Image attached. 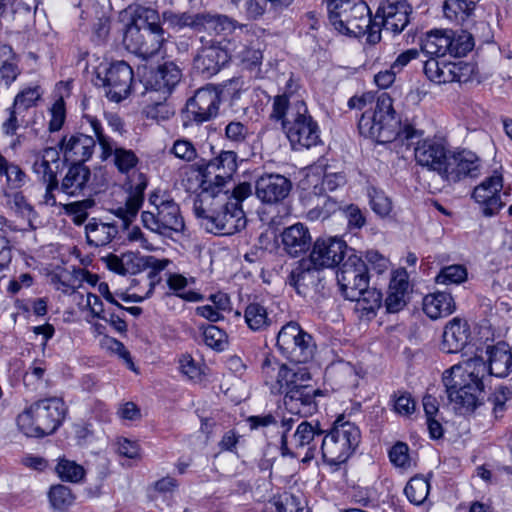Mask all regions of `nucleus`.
<instances>
[{
  "label": "nucleus",
  "instance_id": "1",
  "mask_svg": "<svg viewBox=\"0 0 512 512\" xmlns=\"http://www.w3.org/2000/svg\"><path fill=\"white\" fill-rule=\"evenodd\" d=\"M261 368L270 392L284 395L283 404L289 413L307 417L317 411L316 397L322 396V391L308 384L311 374L306 367H289L266 357Z\"/></svg>",
  "mask_w": 512,
  "mask_h": 512
},
{
  "label": "nucleus",
  "instance_id": "2",
  "mask_svg": "<svg viewBox=\"0 0 512 512\" xmlns=\"http://www.w3.org/2000/svg\"><path fill=\"white\" fill-rule=\"evenodd\" d=\"M485 372L486 363L476 357L466 362L465 369L454 365L443 373L442 382L447 398L458 414H470L482 405Z\"/></svg>",
  "mask_w": 512,
  "mask_h": 512
},
{
  "label": "nucleus",
  "instance_id": "3",
  "mask_svg": "<svg viewBox=\"0 0 512 512\" xmlns=\"http://www.w3.org/2000/svg\"><path fill=\"white\" fill-rule=\"evenodd\" d=\"M122 43L124 47L136 54H140L150 64L143 66L142 83L145 91L141 95L142 113L147 119L158 122L160 115V93L158 73L160 72V64L153 63L152 58L160 50V40L157 44L153 42L151 46L144 40V36L140 32V27L134 19H131L124 25Z\"/></svg>",
  "mask_w": 512,
  "mask_h": 512
},
{
  "label": "nucleus",
  "instance_id": "4",
  "mask_svg": "<svg viewBox=\"0 0 512 512\" xmlns=\"http://www.w3.org/2000/svg\"><path fill=\"white\" fill-rule=\"evenodd\" d=\"M358 129L362 136L369 138L376 143H390L403 136L405 139H412L417 131L411 126L400 128V121L396 118L393 108V100L386 92H382L376 100L372 111H365L359 122Z\"/></svg>",
  "mask_w": 512,
  "mask_h": 512
},
{
  "label": "nucleus",
  "instance_id": "5",
  "mask_svg": "<svg viewBox=\"0 0 512 512\" xmlns=\"http://www.w3.org/2000/svg\"><path fill=\"white\" fill-rule=\"evenodd\" d=\"M66 413L62 399L57 397L39 400L17 418L19 429L28 437H44L54 433Z\"/></svg>",
  "mask_w": 512,
  "mask_h": 512
},
{
  "label": "nucleus",
  "instance_id": "6",
  "mask_svg": "<svg viewBox=\"0 0 512 512\" xmlns=\"http://www.w3.org/2000/svg\"><path fill=\"white\" fill-rule=\"evenodd\" d=\"M361 440L359 428L344 417L333 423L330 431L321 439L323 459L330 465L345 463L355 452Z\"/></svg>",
  "mask_w": 512,
  "mask_h": 512
},
{
  "label": "nucleus",
  "instance_id": "7",
  "mask_svg": "<svg viewBox=\"0 0 512 512\" xmlns=\"http://www.w3.org/2000/svg\"><path fill=\"white\" fill-rule=\"evenodd\" d=\"M331 25L342 34L365 33L373 20L369 6L362 0H325Z\"/></svg>",
  "mask_w": 512,
  "mask_h": 512
},
{
  "label": "nucleus",
  "instance_id": "8",
  "mask_svg": "<svg viewBox=\"0 0 512 512\" xmlns=\"http://www.w3.org/2000/svg\"><path fill=\"white\" fill-rule=\"evenodd\" d=\"M252 195V185L242 182L232 187L227 205H225L210 224H205L210 232L222 235H232L246 226V217L242 209V202Z\"/></svg>",
  "mask_w": 512,
  "mask_h": 512
},
{
  "label": "nucleus",
  "instance_id": "9",
  "mask_svg": "<svg viewBox=\"0 0 512 512\" xmlns=\"http://www.w3.org/2000/svg\"><path fill=\"white\" fill-rule=\"evenodd\" d=\"M283 129L293 150L309 149L321 142L319 126L302 100L296 101L288 120H283Z\"/></svg>",
  "mask_w": 512,
  "mask_h": 512
},
{
  "label": "nucleus",
  "instance_id": "10",
  "mask_svg": "<svg viewBox=\"0 0 512 512\" xmlns=\"http://www.w3.org/2000/svg\"><path fill=\"white\" fill-rule=\"evenodd\" d=\"M276 346L284 357L296 364L309 362L316 351L312 335L294 321L282 326L277 334Z\"/></svg>",
  "mask_w": 512,
  "mask_h": 512
},
{
  "label": "nucleus",
  "instance_id": "11",
  "mask_svg": "<svg viewBox=\"0 0 512 512\" xmlns=\"http://www.w3.org/2000/svg\"><path fill=\"white\" fill-rule=\"evenodd\" d=\"M188 176L185 183L186 190L191 191L194 186L190 183ZM185 182V179H183ZM199 187L200 192L193 198V213L196 218L210 224L213 218L225 205H227L232 188H224L213 184L211 180H196L195 188Z\"/></svg>",
  "mask_w": 512,
  "mask_h": 512
},
{
  "label": "nucleus",
  "instance_id": "12",
  "mask_svg": "<svg viewBox=\"0 0 512 512\" xmlns=\"http://www.w3.org/2000/svg\"><path fill=\"white\" fill-rule=\"evenodd\" d=\"M133 82V70L125 61H117L109 66H100L96 71L95 84L103 87L106 97L119 103L126 99Z\"/></svg>",
  "mask_w": 512,
  "mask_h": 512
},
{
  "label": "nucleus",
  "instance_id": "13",
  "mask_svg": "<svg viewBox=\"0 0 512 512\" xmlns=\"http://www.w3.org/2000/svg\"><path fill=\"white\" fill-rule=\"evenodd\" d=\"M191 177L195 180H211L213 184L230 188L233 174L237 170V154L234 151H221L220 154L206 162L196 163L189 168Z\"/></svg>",
  "mask_w": 512,
  "mask_h": 512
},
{
  "label": "nucleus",
  "instance_id": "14",
  "mask_svg": "<svg viewBox=\"0 0 512 512\" xmlns=\"http://www.w3.org/2000/svg\"><path fill=\"white\" fill-rule=\"evenodd\" d=\"M336 276L340 292L347 300L358 299L369 285L368 266L354 251L340 264Z\"/></svg>",
  "mask_w": 512,
  "mask_h": 512
},
{
  "label": "nucleus",
  "instance_id": "15",
  "mask_svg": "<svg viewBox=\"0 0 512 512\" xmlns=\"http://www.w3.org/2000/svg\"><path fill=\"white\" fill-rule=\"evenodd\" d=\"M220 93L218 87L208 84L197 89L185 105L186 121L197 125L215 118L219 112Z\"/></svg>",
  "mask_w": 512,
  "mask_h": 512
},
{
  "label": "nucleus",
  "instance_id": "16",
  "mask_svg": "<svg viewBox=\"0 0 512 512\" xmlns=\"http://www.w3.org/2000/svg\"><path fill=\"white\" fill-rule=\"evenodd\" d=\"M346 242L337 237L317 238L306 259L316 269L333 268L340 265L347 255L352 253Z\"/></svg>",
  "mask_w": 512,
  "mask_h": 512
},
{
  "label": "nucleus",
  "instance_id": "17",
  "mask_svg": "<svg viewBox=\"0 0 512 512\" xmlns=\"http://www.w3.org/2000/svg\"><path fill=\"white\" fill-rule=\"evenodd\" d=\"M502 189L503 177L497 171L474 188L472 197L481 206L484 216L492 217L504 207L505 202L501 198Z\"/></svg>",
  "mask_w": 512,
  "mask_h": 512
},
{
  "label": "nucleus",
  "instance_id": "18",
  "mask_svg": "<svg viewBox=\"0 0 512 512\" xmlns=\"http://www.w3.org/2000/svg\"><path fill=\"white\" fill-rule=\"evenodd\" d=\"M411 13L407 0H378L375 16L381 20L385 31L399 34L409 24Z\"/></svg>",
  "mask_w": 512,
  "mask_h": 512
},
{
  "label": "nucleus",
  "instance_id": "19",
  "mask_svg": "<svg viewBox=\"0 0 512 512\" xmlns=\"http://www.w3.org/2000/svg\"><path fill=\"white\" fill-rule=\"evenodd\" d=\"M449 150L443 142L436 139H425L417 143L415 160L417 164L436 172L442 179L447 172Z\"/></svg>",
  "mask_w": 512,
  "mask_h": 512
},
{
  "label": "nucleus",
  "instance_id": "20",
  "mask_svg": "<svg viewBox=\"0 0 512 512\" xmlns=\"http://www.w3.org/2000/svg\"><path fill=\"white\" fill-rule=\"evenodd\" d=\"M89 122L105 157L113 155V161L118 171L123 174H129L139 161L136 154L132 150L116 146L110 138L103 133L102 125L99 120L90 117Z\"/></svg>",
  "mask_w": 512,
  "mask_h": 512
},
{
  "label": "nucleus",
  "instance_id": "21",
  "mask_svg": "<svg viewBox=\"0 0 512 512\" xmlns=\"http://www.w3.org/2000/svg\"><path fill=\"white\" fill-rule=\"evenodd\" d=\"M446 164L447 172L444 173L443 180L449 183H457L466 177L476 178L481 172L480 158L469 150L451 151Z\"/></svg>",
  "mask_w": 512,
  "mask_h": 512
},
{
  "label": "nucleus",
  "instance_id": "22",
  "mask_svg": "<svg viewBox=\"0 0 512 512\" xmlns=\"http://www.w3.org/2000/svg\"><path fill=\"white\" fill-rule=\"evenodd\" d=\"M291 189V181L280 174H265L255 181V195L264 204L282 202Z\"/></svg>",
  "mask_w": 512,
  "mask_h": 512
},
{
  "label": "nucleus",
  "instance_id": "23",
  "mask_svg": "<svg viewBox=\"0 0 512 512\" xmlns=\"http://www.w3.org/2000/svg\"><path fill=\"white\" fill-rule=\"evenodd\" d=\"M125 185L127 186L129 195L125 205L118 207L115 214L123 219L124 223L127 225L136 217L142 206L144 190L147 187V178L143 173L138 172L133 174L132 177H129Z\"/></svg>",
  "mask_w": 512,
  "mask_h": 512
},
{
  "label": "nucleus",
  "instance_id": "24",
  "mask_svg": "<svg viewBox=\"0 0 512 512\" xmlns=\"http://www.w3.org/2000/svg\"><path fill=\"white\" fill-rule=\"evenodd\" d=\"M319 271L306 258H302L291 270L286 283L299 295L306 296L311 291L317 290L321 282Z\"/></svg>",
  "mask_w": 512,
  "mask_h": 512
},
{
  "label": "nucleus",
  "instance_id": "25",
  "mask_svg": "<svg viewBox=\"0 0 512 512\" xmlns=\"http://www.w3.org/2000/svg\"><path fill=\"white\" fill-rule=\"evenodd\" d=\"M280 237L283 251L293 258L306 253L312 244L310 231L303 223L285 228Z\"/></svg>",
  "mask_w": 512,
  "mask_h": 512
},
{
  "label": "nucleus",
  "instance_id": "26",
  "mask_svg": "<svg viewBox=\"0 0 512 512\" xmlns=\"http://www.w3.org/2000/svg\"><path fill=\"white\" fill-rule=\"evenodd\" d=\"M90 169L82 163L72 164L60 183V191L69 197H80L90 193Z\"/></svg>",
  "mask_w": 512,
  "mask_h": 512
},
{
  "label": "nucleus",
  "instance_id": "27",
  "mask_svg": "<svg viewBox=\"0 0 512 512\" xmlns=\"http://www.w3.org/2000/svg\"><path fill=\"white\" fill-rule=\"evenodd\" d=\"M409 276L405 269H398L393 272L384 301L387 313L401 311L408 302Z\"/></svg>",
  "mask_w": 512,
  "mask_h": 512
},
{
  "label": "nucleus",
  "instance_id": "28",
  "mask_svg": "<svg viewBox=\"0 0 512 512\" xmlns=\"http://www.w3.org/2000/svg\"><path fill=\"white\" fill-rule=\"evenodd\" d=\"M165 282L168 291L162 296V300L165 301L166 305H169L174 298H180L185 302H200L204 299V296L197 291H186L190 284L195 283V278L193 277L186 278L180 273L167 271L165 273Z\"/></svg>",
  "mask_w": 512,
  "mask_h": 512
},
{
  "label": "nucleus",
  "instance_id": "29",
  "mask_svg": "<svg viewBox=\"0 0 512 512\" xmlns=\"http://www.w3.org/2000/svg\"><path fill=\"white\" fill-rule=\"evenodd\" d=\"M184 219L180 208L172 199L162 198V240L181 242L184 239Z\"/></svg>",
  "mask_w": 512,
  "mask_h": 512
},
{
  "label": "nucleus",
  "instance_id": "30",
  "mask_svg": "<svg viewBox=\"0 0 512 512\" xmlns=\"http://www.w3.org/2000/svg\"><path fill=\"white\" fill-rule=\"evenodd\" d=\"M60 145L65 161L84 164L93 154L95 140L91 136L77 134L69 138L64 137Z\"/></svg>",
  "mask_w": 512,
  "mask_h": 512
},
{
  "label": "nucleus",
  "instance_id": "31",
  "mask_svg": "<svg viewBox=\"0 0 512 512\" xmlns=\"http://www.w3.org/2000/svg\"><path fill=\"white\" fill-rule=\"evenodd\" d=\"M227 52L220 46L204 47L194 59V68L203 75L210 77L217 74L228 62Z\"/></svg>",
  "mask_w": 512,
  "mask_h": 512
},
{
  "label": "nucleus",
  "instance_id": "32",
  "mask_svg": "<svg viewBox=\"0 0 512 512\" xmlns=\"http://www.w3.org/2000/svg\"><path fill=\"white\" fill-rule=\"evenodd\" d=\"M469 336L470 329L467 322L455 317L445 326L442 348L447 353H457L466 346Z\"/></svg>",
  "mask_w": 512,
  "mask_h": 512
},
{
  "label": "nucleus",
  "instance_id": "33",
  "mask_svg": "<svg viewBox=\"0 0 512 512\" xmlns=\"http://www.w3.org/2000/svg\"><path fill=\"white\" fill-rule=\"evenodd\" d=\"M474 0H445L443 4L444 16L465 29H471L475 24Z\"/></svg>",
  "mask_w": 512,
  "mask_h": 512
},
{
  "label": "nucleus",
  "instance_id": "34",
  "mask_svg": "<svg viewBox=\"0 0 512 512\" xmlns=\"http://www.w3.org/2000/svg\"><path fill=\"white\" fill-rule=\"evenodd\" d=\"M456 309L455 301L450 293L435 292L423 299V311L431 319L446 317Z\"/></svg>",
  "mask_w": 512,
  "mask_h": 512
},
{
  "label": "nucleus",
  "instance_id": "35",
  "mask_svg": "<svg viewBox=\"0 0 512 512\" xmlns=\"http://www.w3.org/2000/svg\"><path fill=\"white\" fill-rule=\"evenodd\" d=\"M323 431L318 425L313 426L308 421H302L293 433L289 447L296 455L295 450L307 448L308 452H314L317 448L316 438H320Z\"/></svg>",
  "mask_w": 512,
  "mask_h": 512
},
{
  "label": "nucleus",
  "instance_id": "36",
  "mask_svg": "<svg viewBox=\"0 0 512 512\" xmlns=\"http://www.w3.org/2000/svg\"><path fill=\"white\" fill-rule=\"evenodd\" d=\"M87 243L101 247L109 244L118 234V228L111 223H103L92 218L85 227Z\"/></svg>",
  "mask_w": 512,
  "mask_h": 512
},
{
  "label": "nucleus",
  "instance_id": "37",
  "mask_svg": "<svg viewBox=\"0 0 512 512\" xmlns=\"http://www.w3.org/2000/svg\"><path fill=\"white\" fill-rule=\"evenodd\" d=\"M0 57H3L0 66V88L8 89L20 75L16 54L10 46L3 45L0 48Z\"/></svg>",
  "mask_w": 512,
  "mask_h": 512
},
{
  "label": "nucleus",
  "instance_id": "38",
  "mask_svg": "<svg viewBox=\"0 0 512 512\" xmlns=\"http://www.w3.org/2000/svg\"><path fill=\"white\" fill-rule=\"evenodd\" d=\"M423 70L427 78L437 84L454 82L452 62L441 58H430L424 62Z\"/></svg>",
  "mask_w": 512,
  "mask_h": 512
},
{
  "label": "nucleus",
  "instance_id": "39",
  "mask_svg": "<svg viewBox=\"0 0 512 512\" xmlns=\"http://www.w3.org/2000/svg\"><path fill=\"white\" fill-rule=\"evenodd\" d=\"M196 19L200 21L199 26H203L205 29H212L217 34L228 35L235 31L237 27L241 30L245 27V25H238L234 19L220 14H197Z\"/></svg>",
  "mask_w": 512,
  "mask_h": 512
},
{
  "label": "nucleus",
  "instance_id": "40",
  "mask_svg": "<svg viewBox=\"0 0 512 512\" xmlns=\"http://www.w3.org/2000/svg\"><path fill=\"white\" fill-rule=\"evenodd\" d=\"M489 365L486 366L490 375L503 378L508 376L511 370L512 356L509 350H504L499 347H493L489 351Z\"/></svg>",
  "mask_w": 512,
  "mask_h": 512
},
{
  "label": "nucleus",
  "instance_id": "41",
  "mask_svg": "<svg viewBox=\"0 0 512 512\" xmlns=\"http://www.w3.org/2000/svg\"><path fill=\"white\" fill-rule=\"evenodd\" d=\"M451 30L435 31L428 34L422 50L432 55V58H441L450 52Z\"/></svg>",
  "mask_w": 512,
  "mask_h": 512
},
{
  "label": "nucleus",
  "instance_id": "42",
  "mask_svg": "<svg viewBox=\"0 0 512 512\" xmlns=\"http://www.w3.org/2000/svg\"><path fill=\"white\" fill-rule=\"evenodd\" d=\"M245 322L253 331H261L271 324L267 309L258 302L250 303L244 313Z\"/></svg>",
  "mask_w": 512,
  "mask_h": 512
},
{
  "label": "nucleus",
  "instance_id": "43",
  "mask_svg": "<svg viewBox=\"0 0 512 512\" xmlns=\"http://www.w3.org/2000/svg\"><path fill=\"white\" fill-rule=\"evenodd\" d=\"M43 91L40 86L27 87L21 90L14 98L13 107L24 114L29 109L36 107L42 98Z\"/></svg>",
  "mask_w": 512,
  "mask_h": 512
},
{
  "label": "nucleus",
  "instance_id": "44",
  "mask_svg": "<svg viewBox=\"0 0 512 512\" xmlns=\"http://www.w3.org/2000/svg\"><path fill=\"white\" fill-rule=\"evenodd\" d=\"M181 69L173 62L162 64V95L175 94L181 85Z\"/></svg>",
  "mask_w": 512,
  "mask_h": 512
},
{
  "label": "nucleus",
  "instance_id": "45",
  "mask_svg": "<svg viewBox=\"0 0 512 512\" xmlns=\"http://www.w3.org/2000/svg\"><path fill=\"white\" fill-rule=\"evenodd\" d=\"M429 490V481L422 476H416L409 480L404 492L411 503L420 505L426 500Z\"/></svg>",
  "mask_w": 512,
  "mask_h": 512
},
{
  "label": "nucleus",
  "instance_id": "46",
  "mask_svg": "<svg viewBox=\"0 0 512 512\" xmlns=\"http://www.w3.org/2000/svg\"><path fill=\"white\" fill-rule=\"evenodd\" d=\"M470 29L463 28L461 34L451 30V45L449 55L454 57L465 56L474 47L472 34L469 32Z\"/></svg>",
  "mask_w": 512,
  "mask_h": 512
},
{
  "label": "nucleus",
  "instance_id": "47",
  "mask_svg": "<svg viewBox=\"0 0 512 512\" xmlns=\"http://www.w3.org/2000/svg\"><path fill=\"white\" fill-rule=\"evenodd\" d=\"M138 18L146 25L145 29L148 31V37L152 38L151 41L157 44V40H160V16L158 11L151 7H141L138 10Z\"/></svg>",
  "mask_w": 512,
  "mask_h": 512
},
{
  "label": "nucleus",
  "instance_id": "48",
  "mask_svg": "<svg viewBox=\"0 0 512 512\" xmlns=\"http://www.w3.org/2000/svg\"><path fill=\"white\" fill-rule=\"evenodd\" d=\"M58 476L67 482L78 483L85 476L84 468L74 461L62 459L56 466Z\"/></svg>",
  "mask_w": 512,
  "mask_h": 512
},
{
  "label": "nucleus",
  "instance_id": "49",
  "mask_svg": "<svg viewBox=\"0 0 512 512\" xmlns=\"http://www.w3.org/2000/svg\"><path fill=\"white\" fill-rule=\"evenodd\" d=\"M49 500L51 505L58 510H65L71 506L75 500L71 489L65 485H54L49 491Z\"/></svg>",
  "mask_w": 512,
  "mask_h": 512
},
{
  "label": "nucleus",
  "instance_id": "50",
  "mask_svg": "<svg viewBox=\"0 0 512 512\" xmlns=\"http://www.w3.org/2000/svg\"><path fill=\"white\" fill-rule=\"evenodd\" d=\"M353 301H356L359 309L367 314L374 313L382 306V293L376 288H369L368 286L361 291L360 297Z\"/></svg>",
  "mask_w": 512,
  "mask_h": 512
},
{
  "label": "nucleus",
  "instance_id": "51",
  "mask_svg": "<svg viewBox=\"0 0 512 512\" xmlns=\"http://www.w3.org/2000/svg\"><path fill=\"white\" fill-rule=\"evenodd\" d=\"M95 205V201L86 198L81 201L67 203L63 206L65 213L72 216V220L76 225H81L88 217V210Z\"/></svg>",
  "mask_w": 512,
  "mask_h": 512
},
{
  "label": "nucleus",
  "instance_id": "52",
  "mask_svg": "<svg viewBox=\"0 0 512 512\" xmlns=\"http://www.w3.org/2000/svg\"><path fill=\"white\" fill-rule=\"evenodd\" d=\"M467 279V269L460 264L443 267L435 280L439 284H459Z\"/></svg>",
  "mask_w": 512,
  "mask_h": 512
},
{
  "label": "nucleus",
  "instance_id": "53",
  "mask_svg": "<svg viewBox=\"0 0 512 512\" xmlns=\"http://www.w3.org/2000/svg\"><path fill=\"white\" fill-rule=\"evenodd\" d=\"M370 206L380 217L388 216L392 211V201L385 193L377 188H370L368 191Z\"/></svg>",
  "mask_w": 512,
  "mask_h": 512
},
{
  "label": "nucleus",
  "instance_id": "54",
  "mask_svg": "<svg viewBox=\"0 0 512 512\" xmlns=\"http://www.w3.org/2000/svg\"><path fill=\"white\" fill-rule=\"evenodd\" d=\"M203 340L207 346L216 351H223L228 343L225 331L215 325L204 328Z\"/></svg>",
  "mask_w": 512,
  "mask_h": 512
},
{
  "label": "nucleus",
  "instance_id": "55",
  "mask_svg": "<svg viewBox=\"0 0 512 512\" xmlns=\"http://www.w3.org/2000/svg\"><path fill=\"white\" fill-rule=\"evenodd\" d=\"M303 508L299 507L297 499L292 495H285L269 501L264 512H302Z\"/></svg>",
  "mask_w": 512,
  "mask_h": 512
},
{
  "label": "nucleus",
  "instance_id": "56",
  "mask_svg": "<svg viewBox=\"0 0 512 512\" xmlns=\"http://www.w3.org/2000/svg\"><path fill=\"white\" fill-rule=\"evenodd\" d=\"M512 398V391L507 386H499L494 393L489 396L488 402H490L493 406L492 410L495 414V417H498L499 414H502L505 410L506 402Z\"/></svg>",
  "mask_w": 512,
  "mask_h": 512
},
{
  "label": "nucleus",
  "instance_id": "57",
  "mask_svg": "<svg viewBox=\"0 0 512 512\" xmlns=\"http://www.w3.org/2000/svg\"><path fill=\"white\" fill-rule=\"evenodd\" d=\"M197 18V15L191 16L186 13L176 15L172 12H164L162 13V20L173 27L183 28L186 26H192L195 28L199 27L200 21Z\"/></svg>",
  "mask_w": 512,
  "mask_h": 512
},
{
  "label": "nucleus",
  "instance_id": "58",
  "mask_svg": "<svg viewBox=\"0 0 512 512\" xmlns=\"http://www.w3.org/2000/svg\"><path fill=\"white\" fill-rule=\"evenodd\" d=\"M103 344L109 351L118 355V357L126 363L129 369L135 371V366L132 361L130 352L126 349L122 342L112 337H106L103 341Z\"/></svg>",
  "mask_w": 512,
  "mask_h": 512
},
{
  "label": "nucleus",
  "instance_id": "59",
  "mask_svg": "<svg viewBox=\"0 0 512 512\" xmlns=\"http://www.w3.org/2000/svg\"><path fill=\"white\" fill-rule=\"evenodd\" d=\"M3 175L6 177L10 188L18 189L26 183V173L15 163H10L5 168Z\"/></svg>",
  "mask_w": 512,
  "mask_h": 512
},
{
  "label": "nucleus",
  "instance_id": "60",
  "mask_svg": "<svg viewBox=\"0 0 512 512\" xmlns=\"http://www.w3.org/2000/svg\"><path fill=\"white\" fill-rule=\"evenodd\" d=\"M296 107V101L290 103L288 97L284 95H278L273 101V110L271 117L276 120H288L289 112Z\"/></svg>",
  "mask_w": 512,
  "mask_h": 512
},
{
  "label": "nucleus",
  "instance_id": "61",
  "mask_svg": "<svg viewBox=\"0 0 512 512\" xmlns=\"http://www.w3.org/2000/svg\"><path fill=\"white\" fill-rule=\"evenodd\" d=\"M9 117L2 124V131L5 135L13 136L16 134L17 129L20 125H28V122L25 120V115L10 107L8 109Z\"/></svg>",
  "mask_w": 512,
  "mask_h": 512
},
{
  "label": "nucleus",
  "instance_id": "62",
  "mask_svg": "<svg viewBox=\"0 0 512 512\" xmlns=\"http://www.w3.org/2000/svg\"><path fill=\"white\" fill-rule=\"evenodd\" d=\"M170 151L175 157L187 162L193 161L197 157L195 147L188 140L175 141Z\"/></svg>",
  "mask_w": 512,
  "mask_h": 512
},
{
  "label": "nucleus",
  "instance_id": "63",
  "mask_svg": "<svg viewBox=\"0 0 512 512\" xmlns=\"http://www.w3.org/2000/svg\"><path fill=\"white\" fill-rule=\"evenodd\" d=\"M32 169L42 183L58 181L57 172L53 169L52 163L46 162L36 157Z\"/></svg>",
  "mask_w": 512,
  "mask_h": 512
},
{
  "label": "nucleus",
  "instance_id": "64",
  "mask_svg": "<svg viewBox=\"0 0 512 512\" xmlns=\"http://www.w3.org/2000/svg\"><path fill=\"white\" fill-rule=\"evenodd\" d=\"M225 135L234 143H242L249 135V129L240 121H231L225 128Z\"/></svg>",
  "mask_w": 512,
  "mask_h": 512
}]
</instances>
